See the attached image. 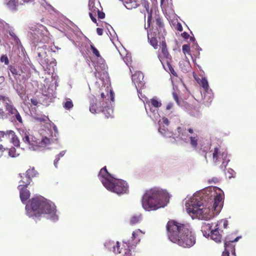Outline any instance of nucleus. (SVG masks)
<instances>
[{"label":"nucleus","mask_w":256,"mask_h":256,"mask_svg":"<svg viewBox=\"0 0 256 256\" xmlns=\"http://www.w3.org/2000/svg\"><path fill=\"white\" fill-rule=\"evenodd\" d=\"M224 192L218 187H208L194 196L186 203V211L192 219L208 220L219 214L223 206Z\"/></svg>","instance_id":"1"},{"label":"nucleus","mask_w":256,"mask_h":256,"mask_svg":"<svg viewBox=\"0 0 256 256\" xmlns=\"http://www.w3.org/2000/svg\"><path fill=\"white\" fill-rule=\"evenodd\" d=\"M28 36L32 42V49L36 60L42 66L46 72L52 74L56 86H58V76L54 74L56 60L51 56L54 50L48 46L50 40V34L46 28L42 24H36L30 27Z\"/></svg>","instance_id":"2"},{"label":"nucleus","mask_w":256,"mask_h":256,"mask_svg":"<svg viewBox=\"0 0 256 256\" xmlns=\"http://www.w3.org/2000/svg\"><path fill=\"white\" fill-rule=\"evenodd\" d=\"M27 216L36 220L42 216L53 222L58 220L56 206L54 202L40 196L30 199L26 205Z\"/></svg>","instance_id":"3"},{"label":"nucleus","mask_w":256,"mask_h":256,"mask_svg":"<svg viewBox=\"0 0 256 256\" xmlns=\"http://www.w3.org/2000/svg\"><path fill=\"white\" fill-rule=\"evenodd\" d=\"M169 240L184 248H190L196 243V238L190 226L170 220L166 225Z\"/></svg>","instance_id":"4"},{"label":"nucleus","mask_w":256,"mask_h":256,"mask_svg":"<svg viewBox=\"0 0 256 256\" xmlns=\"http://www.w3.org/2000/svg\"><path fill=\"white\" fill-rule=\"evenodd\" d=\"M169 198L170 195L166 190L154 187L145 192L142 200V206L146 211L156 210L166 206Z\"/></svg>","instance_id":"5"},{"label":"nucleus","mask_w":256,"mask_h":256,"mask_svg":"<svg viewBox=\"0 0 256 256\" xmlns=\"http://www.w3.org/2000/svg\"><path fill=\"white\" fill-rule=\"evenodd\" d=\"M178 136L180 138L186 143H189L190 146L198 153L204 154L205 160L207 161V152L210 149V144L207 142L200 140L198 136L194 133L192 128L188 130L180 127L177 128Z\"/></svg>","instance_id":"6"},{"label":"nucleus","mask_w":256,"mask_h":256,"mask_svg":"<svg viewBox=\"0 0 256 256\" xmlns=\"http://www.w3.org/2000/svg\"><path fill=\"white\" fill-rule=\"evenodd\" d=\"M98 177L103 186L112 192L120 195L127 194L128 192V183L122 180L112 176L108 172L106 166L100 170Z\"/></svg>","instance_id":"7"},{"label":"nucleus","mask_w":256,"mask_h":256,"mask_svg":"<svg viewBox=\"0 0 256 256\" xmlns=\"http://www.w3.org/2000/svg\"><path fill=\"white\" fill-rule=\"evenodd\" d=\"M156 24L158 34H156L160 40H162L161 46L162 54H159L158 58L163 66L164 68L167 72H170L174 75V70L170 64L171 56L170 55L164 40V36L166 35V32L164 28V24L162 19L158 16L156 19Z\"/></svg>","instance_id":"8"},{"label":"nucleus","mask_w":256,"mask_h":256,"mask_svg":"<svg viewBox=\"0 0 256 256\" xmlns=\"http://www.w3.org/2000/svg\"><path fill=\"white\" fill-rule=\"evenodd\" d=\"M20 132L23 142L27 144L28 148L31 150H42L51 144V140L47 136H44L42 130L40 133V138L30 134L28 132L23 129L20 130Z\"/></svg>","instance_id":"9"},{"label":"nucleus","mask_w":256,"mask_h":256,"mask_svg":"<svg viewBox=\"0 0 256 256\" xmlns=\"http://www.w3.org/2000/svg\"><path fill=\"white\" fill-rule=\"evenodd\" d=\"M108 98L105 96L104 93L101 94V98L104 101V98L106 100H108L110 98V101L106 102L104 103L103 102H100L99 104H97L96 100L94 98H91L90 101V111L92 113H98L102 112L105 114L106 118L112 117L113 114V108L112 102L114 100V93L112 90H110V96L107 94Z\"/></svg>","instance_id":"10"},{"label":"nucleus","mask_w":256,"mask_h":256,"mask_svg":"<svg viewBox=\"0 0 256 256\" xmlns=\"http://www.w3.org/2000/svg\"><path fill=\"white\" fill-rule=\"evenodd\" d=\"M212 156L213 161L216 164L222 162L220 168L222 170H224L228 162L230 161V158L228 157V152L226 150L220 146H216L214 148V150H210L207 152V158Z\"/></svg>","instance_id":"11"},{"label":"nucleus","mask_w":256,"mask_h":256,"mask_svg":"<svg viewBox=\"0 0 256 256\" xmlns=\"http://www.w3.org/2000/svg\"><path fill=\"white\" fill-rule=\"evenodd\" d=\"M0 101L2 102L8 114L10 116L11 121L12 122H18V123L22 124V118L19 112L14 106L9 98L5 96L0 95Z\"/></svg>","instance_id":"12"},{"label":"nucleus","mask_w":256,"mask_h":256,"mask_svg":"<svg viewBox=\"0 0 256 256\" xmlns=\"http://www.w3.org/2000/svg\"><path fill=\"white\" fill-rule=\"evenodd\" d=\"M100 8H102V6L98 0H89V15L92 21L94 23L96 22V16H97L100 19H103L105 17L104 13L100 11Z\"/></svg>","instance_id":"13"},{"label":"nucleus","mask_w":256,"mask_h":256,"mask_svg":"<svg viewBox=\"0 0 256 256\" xmlns=\"http://www.w3.org/2000/svg\"><path fill=\"white\" fill-rule=\"evenodd\" d=\"M105 248L110 251L113 252L116 254H120V256H132L130 249L124 248H120V243L118 242L108 240L104 244Z\"/></svg>","instance_id":"14"},{"label":"nucleus","mask_w":256,"mask_h":256,"mask_svg":"<svg viewBox=\"0 0 256 256\" xmlns=\"http://www.w3.org/2000/svg\"><path fill=\"white\" fill-rule=\"evenodd\" d=\"M96 72L94 75L96 77L99 78L102 80H106L108 78V66L106 65L104 60L101 57L96 59L94 62Z\"/></svg>","instance_id":"15"},{"label":"nucleus","mask_w":256,"mask_h":256,"mask_svg":"<svg viewBox=\"0 0 256 256\" xmlns=\"http://www.w3.org/2000/svg\"><path fill=\"white\" fill-rule=\"evenodd\" d=\"M158 122L159 126L158 132L162 136L166 138L172 137L175 138L176 134H173L165 127V126H168L170 124V122L168 118L163 117L162 119L160 118Z\"/></svg>","instance_id":"16"},{"label":"nucleus","mask_w":256,"mask_h":256,"mask_svg":"<svg viewBox=\"0 0 256 256\" xmlns=\"http://www.w3.org/2000/svg\"><path fill=\"white\" fill-rule=\"evenodd\" d=\"M241 236H238L232 240L228 236L224 240V251L222 256H236L234 246L232 243L238 242Z\"/></svg>","instance_id":"17"},{"label":"nucleus","mask_w":256,"mask_h":256,"mask_svg":"<svg viewBox=\"0 0 256 256\" xmlns=\"http://www.w3.org/2000/svg\"><path fill=\"white\" fill-rule=\"evenodd\" d=\"M4 32L2 34H4L10 40H13L15 44H18L20 43V40L17 36L15 29L14 27L10 24H8Z\"/></svg>","instance_id":"18"},{"label":"nucleus","mask_w":256,"mask_h":256,"mask_svg":"<svg viewBox=\"0 0 256 256\" xmlns=\"http://www.w3.org/2000/svg\"><path fill=\"white\" fill-rule=\"evenodd\" d=\"M144 74L140 72H136L132 76V81L136 90H138V88H142L144 86Z\"/></svg>","instance_id":"19"},{"label":"nucleus","mask_w":256,"mask_h":256,"mask_svg":"<svg viewBox=\"0 0 256 256\" xmlns=\"http://www.w3.org/2000/svg\"><path fill=\"white\" fill-rule=\"evenodd\" d=\"M144 234V233L140 229H138L133 232L132 237V242H130L128 241V244H126L127 248L130 249V248H132L133 246H135L136 244H138L140 242V238Z\"/></svg>","instance_id":"20"},{"label":"nucleus","mask_w":256,"mask_h":256,"mask_svg":"<svg viewBox=\"0 0 256 256\" xmlns=\"http://www.w3.org/2000/svg\"><path fill=\"white\" fill-rule=\"evenodd\" d=\"M145 108L148 116L155 122H158L160 118V115L158 112V109L152 108L149 104L145 105Z\"/></svg>","instance_id":"21"},{"label":"nucleus","mask_w":256,"mask_h":256,"mask_svg":"<svg viewBox=\"0 0 256 256\" xmlns=\"http://www.w3.org/2000/svg\"><path fill=\"white\" fill-rule=\"evenodd\" d=\"M32 70L36 71L34 68L31 67L30 65L22 64L21 66V78L22 82H25L31 76Z\"/></svg>","instance_id":"22"},{"label":"nucleus","mask_w":256,"mask_h":256,"mask_svg":"<svg viewBox=\"0 0 256 256\" xmlns=\"http://www.w3.org/2000/svg\"><path fill=\"white\" fill-rule=\"evenodd\" d=\"M26 188L27 186H24V184H20L18 187L20 190V200L24 204H26V200L29 198L30 194V191Z\"/></svg>","instance_id":"23"},{"label":"nucleus","mask_w":256,"mask_h":256,"mask_svg":"<svg viewBox=\"0 0 256 256\" xmlns=\"http://www.w3.org/2000/svg\"><path fill=\"white\" fill-rule=\"evenodd\" d=\"M209 238L216 242H220L222 240V234L220 233L218 224H214V228L210 231Z\"/></svg>","instance_id":"24"},{"label":"nucleus","mask_w":256,"mask_h":256,"mask_svg":"<svg viewBox=\"0 0 256 256\" xmlns=\"http://www.w3.org/2000/svg\"><path fill=\"white\" fill-rule=\"evenodd\" d=\"M38 174L34 170V168L28 170L25 176L26 181H24L23 180H22V182L24 184V186H28L30 183L32 178L36 176Z\"/></svg>","instance_id":"25"},{"label":"nucleus","mask_w":256,"mask_h":256,"mask_svg":"<svg viewBox=\"0 0 256 256\" xmlns=\"http://www.w3.org/2000/svg\"><path fill=\"white\" fill-rule=\"evenodd\" d=\"M4 4L10 10L16 12L20 3L18 0H4Z\"/></svg>","instance_id":"26"},{"label":"nucleus","mask_w":256,"mask_h":256,"mask_svg":"<svg viewBox=\"0 0 256 256\" xmlns=\"http://www.w3.org/2000/svg\"><path fill=\"white\" fill-rule=\"evenodd\" d=\"M199 84L204 88L206 93L204 94V100L206 99L207 95L210 94L208 96V101H210V102H212V96L211 94L209 93V86L208 84V80L206 78H202L200 80V82H198Z\"/></svg>","instance_id":"27"},{"label":"nucleus","mask_w":256,"mask_h":256,"mask_svg":"<svg viewBox=\"0 0 256 256\" xmlns=\"http://www.w3.org/2000/svg\"><path fill=\"white\" fill-rule=\"evenodd\" d=\"M214 224H210L204 222L202 226V232L204 236L206 238H209L210 234V231L214 228Z\"/></svg>","instance_id":"28"},{"label":"nucleus","mask_w":256,"mask_h":256,"mask_svg":"<svg viewBox=\"0 0 256 256\" xmlns=\"http://www.w3.org/2000/svg\"><path fill=\"white\" fill-rule=\"evenodd\" d=\"M6 137L10 139L14 146H20V140L14 131L11 130L6 131Z\"/></svg>","instance_id":"29"},{"label":"nucleus","mask_w":256,"mask_h":256,"mask_svg":"<svg viewBox=\"0 0 256 256\" xmlns=\"http://www.w3.org/2000/svg\"><path fill=\"white\" fill-rule=\"evenodd\" d=\"M8 70L16 80L22 82V75L18 73L20 72L18 67L10 66H9Z\"/></svg>","instance_id":"30"},{"label":"nucleus","mask_w":256,"mask_h":256,"mask_svg":"<svg viewBox=\"0 0 256 256\" xmlns=\"http://www.w3.org/2000/svg\"><path fill=\"white\" fill-rule=\"evenodd\" d=\"M32 118L37 122H46L49 121L48 118L44 115L36 114L32 116Z\"/></svg>","instance_id":"31"},{"label":"nucleus","mask_w":256,"mask_h":256,"mask_svg":"<svg viewBox=\"0 0 256 256\" xmlns=\"http://www.w3.org/2000/svg\"><path fill=\"white\" fill-rule=\"evenodd\" d=\"M142 219L140 214L132 216L130 219V223L132 224H135L138 223Z\"/></svg>","instance_id":"32"},{"label":"nucleus","mask_w":256,"mask_h":256,"mask_svg":"<svg viewBox=\"0 0 256 256\" xmlns=\"http://www.w3.org/2000/svg\"><path fill=\"white\" fill-rule=\"evenodd\" d=\"M74 105L72 100L68 98H66V102L63 103V106L66 110H70L72 108Z\"/></svg>","instance_id":"33"},{"label":"nucleus","mask_w":256,"mask_h":256,"mask_svg":"<svg viewBox=\"0 0 256 256\" xmlns=\"http://www.w3.org/2000/svg\"><path fill=\"white\" fill-rule=\"evenodd\" d=\"M149 33L148 32V40H149L150 44L154 47V49H156L158 48V40L154 37H152L151 38L149 37Z\"/></svg>","instance_id":"34"},{"label":"nucleus","mask_w":256,"mask_h":256,"mask_svg":"<svg viewBox=\"0 0 256 256\" xmlns=\"http://www.w3.org/2000/svg\"><path fill=\"white\" fill-rule=\"evenodd\" d=\"M151 104L152 106V108H156L158 109L162 106L160 102L158 101L156 98H153L151 100Z\"/></svg>","instance_id":"35"},{"label":"nucleus","mask_w":256,"mask_h":256,"mask_svg":"<svg viewBox=\"0 0 256 256\" xmlns=\"http://www.w3.org/2000/svg\"><path fill=\"white\" fill-rule=\"evenodd\" d=\"M8 23L0 18V32L3 33L4 32V30L6 28L8 25Z\"/></svg>","instance_id":"36"},{"label":"nucleus","mask_w":256,"mask_h":256,"mask_svg":"<svg viewBox=\"0 0 256 256\" xmlns=\"http://www.w3.org/2000/svg\"><path fill=\"white\" fill-rule=\"evenodd\" d=\"M8 155L10 157L16 158L18 156L19 154L16 152V150L14 148H12L9 149Z\"/></svg>","instance_id":"37"},{"label":"nucleus","mask_w":256,"mask_h":256,"mask_svg":"<svg viewBox=\"0 0 256 256\" xmlns=\"http://www.w3.org/2000/svg\"><path fill=\"white\" fill-rule=\"evenodd\" d=\"M90 48L92 53L96 56V59L101 58L98 50L94 46L93 44H90Z\"/></svg>","instance_id":"38"},{"label":"nucleus","mask_w":256,"mask_h":256,"mask_svg":"<svg viewBox=\"0 0 256 256\" xmlns=\"http://www.w3.org/2000/svg\"><path fill=\"white\" fill-rule=\"evenodd\" d=\"M182 52L184 54H190V48L188 44H184L182 47Z\"/></svg>","instance_id":"39"},{"label":"nucleus","mask_w":256,"mask_h":256,"mask_svg":"<svg viewBox=\"0 0 256 256\" xmlns=\"http://www.w3.org/2000/svg\"><path fill=\"white\" fill-rule=\"evenodd\" d=\"M215 224H218L219 228L221 224H223L224 228H227V226L228 225V222L227 220H222L216 223Z\"/></svg>","instance_id":"40"},{"label":"nucleus","mask_w":256,"mask_h":256,"mask_svg":"<svg viewBox=\"0 0 256 256\" xmlns=\"http://www.w3.org/2000/svg\"><path fill=\"white\" fill-rule=\"evenodd\" d=\"M172 96H173L174 100H176L177 104L180 106H182V104H181V101L178 99V96L177 94H176V92H172Z\"/></svg>","instance_id":"41"},{"label":"nucleus","mask_w":256,"mask_h":256,"mask_svg":"<svg viewBox=\"0 0 256 256\" xmlns=\"http://www.w3.org/2000/svg\"><path fill=\"white\" fill-rule=\"evenodd\" d=\"M234 170L232 169H228L226 172V175L227 177H228L229 178H230L232 177H234Z\"/></svg>","instance_id":"42"},{"label":"nucleus","mask_w":256,"mask_h":256,"mask_svg":"<svg viewBox=\"0 0 256 256\" xmlns=\"http://www.w3.org/2000/svg\"><path fill=\"white\" fill-rule=\"evenodd\" d=\"M0 61L2 62H4L6 64H8L9 60L7 56L3 55L0 58Z\"/></svg>","instance_id":"43"},{"label":"nucleus","mask_w":256,"mask_h":256,"mask_svg":"<svg viewBox=\"0 0 256 256\" xmlns=\"http://www.w3.org/2000/svg\"><path fill=\"white\" fill-rule=\"evenodd\" d=\"M140 88H138V90H137V91H138V97L139 98L142 100L143 101H144V100L142 99L143 98H145L144 96H142V93L140 92Z\"/></svg>","instance_id":"44"},{"label":"nucleus","mask_w":256,"mask_h":256,"mask_svg":"<svg viewBox=\"0 0 256 256\" xmlns=\"http://www.w3.org/2000/svg\"><path fill=\"white\" fill-rule=\"evenodd\" d=\"M4 116H5L4 112L2 108H0V119L4 118Z\"/></svg>","instance_id":"45"},{"label":"nucleus","mask_w":256,"mask_h":256,"mask_svg":"<svg viewBox=\"0 0 256 256\" xmlns=\"http://www.w3.org/2000/svg\"><path fill=\"white\" fill-rule=\"evenodd\" d=\"M30 102L34 106H36L38 104V101L36 98H33L30 99Z\"/></svg>","instance_id":"46"},{"label":"nucleus","mask_w":256,"mask_h":256,"mask_svg":"<svg viewBox=\"0 0 256 256\" xmlns=\"http://www.w3.org/2000/svg\"><path fill=\"white\" fill-rule=\"evenodd\" d=\"M52 128L54 132V136H56V134H58V132L56 126L54 125V124H52Z\"/></svg>","instance_id":"47"},{"label":"nucleus","mask_w":256,"mask_h":256,"mask_svg":"<svg viewBox=\"0 0 256 256\" xmlns=\"http://www.w3.org/2000/svg\"><path fill=\"white\" fill-rule=\"evenodd\" d=\"M96 32L98 35L102 36L103 34V30L101 28H97Z\"/></svg>","instance_id":"48"},{"label":"nucleus","mask_w":256,"mask_h":256,"mask_svg":"<svg viewBox=\"0 0 256 256\" xmlns=\"http://www.w3.org/2000/svg\"><path fill=\"white\" fill-rule=\"evenodd\" d=\"M190 40L194 42V44L196 45V48H198V50H201L200 48V46H198V44L196 42L195 39L194 38H190Z\"/></svg>","instance_id":"49"},{"label":"nucleus","mask_w":256,"mask_h":256,"mask_svg":"<svg viewBox=\"0 0 256 256\" xmlns=\"http://www.w3.org/2000/svg\"><path fill=\"white\" fill-rule=\"evenodd\" d=\"M4 136L6 137V132L0 131V141L2 140V138H4Z\"/></svg>","instance_id":"50"},{"label":"nucleus","mask_w":256,"mask_h":256,"mask_svg":"<svg viewBox=\"0 0 256 256\" xmlns=\"http://www.w3.org/2000/svg\"><path fill=\"white\" fill-rule=\"evenodd\" d=\"M176 29L178 30L180 32H182V24L180 23H178L176 25Z\"/></svg>","instance_id":"51"},{"label":"nucleus","mask_w":256,"mask_h":256,"mask_svg":"<svg viewBox=\"0 0 256 256\" xmlns=\"http://www.w3.org/2000/svg\"><path fill=\"white\" fill-rule=\"evenodd\" d=\"M59 158L58 157H56V158L54 160V166L56 168L58 167V162L59 161Z\"/></svg>","instance_id":"52"},{"label":"nucleus","mask_w":256,"mask_h":256,"mask_svg":"<svg viewBox=\"0 0 256 256\" xmlns=\"http://www.w3.org/2000/svg\"><path fill=\"white\" fill-rule=\"evenodd\" d=\"M17 92L18 95L22 98L24 96V90H17Z\"/></svg>","instance_id":"53"},{"label":"nucleus","mask_w":256,"mask_h":256,"mask_svg":"<svg viewBox=\"0 0 256 256\" xmlns=\"http://www.w3.org/2000/svg\"><path fill=\"white\" fill-rule=\"evenodd\" d=\"M66 152L64 150L62 151L58 154L56 155V157L59 158V160L60 158L63 156L65 154Z\"/></svg>","instance_id":"54"},{"label":"nucleus","mask_w":256,"mask_h":256,"mask_svg":"<svg viewBox=\"0 0 256 256\" xmlns=\"http://www.w3.org/2000/svg\"><path fill=\"white\" fill-rule=\"evenodd\" d=\"M19 176L22 178V180H20V184H24V183L22 182V180H23L24 181H26V178H25V176H22V174H19Z\"/></svg>","instance_id":"55"},{"label":"nucleus","mask_w":256,"mask_h":256,"mask_svg":"<svg viewBox=\"0 0 256 256\" xmlns=\"http://www.w3.org/2000/svg\"><path fill=\"white\" fill-rule=\"evenodd\" d=\"M172 106H173V104L172 102H170L166 106V109L167 110H170L172 108Z\"/></svg>","instance_id":"56"},{"label":"nucleus","mask_w":256,"mask_h":256,"mask_svg":"<svg viewBox=\"0 0 256 256\" xmlns=\"http://www.w3.org/2000/svg\"><path fill=\"white\" fill-rule=\"evenodd\" d=\"M182 35V37L186 39L188 38L189 37V34L186 32H184Z\"/></svg>","instance_id":"57"},{"label":"nucleus","mask_w":256,"mask_h":256,"mask_svg":"<svg viewBox=\"0 0 256 256\" xmlns=\"http://www.w3.org/2000/svg\"><path fill=\"white\" fill-rule=\"evenodd\" d=\"M4 82V78L2 76H0V85Z\"/></svg>","instance_id":"58"},{"label":"nucleus","mask_w":256,"mask_h":256,"mask_svg":"<svg viewBox=\"0 0 256 256\" xmlns=\"http://www.w3.org/2000/svg\"><path fill=\"white\" fill-rule=\"evenodd\" d=\"M218 182V179L216 178H212L211 180H209V182H214V183H216Z\"/></svg>","instance_id":"59"},{"label":"nucleus","mask_w":256,"mask_h":256,"mask_svg":"<svg viewBox=\"0 0 256 256\" xmlns=\"http://www.w3.org/2000/svg\"><path fill=\"white\" fill-rule=\"evenodd\" d=\"M196 193H198V192H196V194H194L192 196V197H190V198H188V197H186V198H188V200H186V203L187 202H190V200L191 198H192L194 196V194H196ZM185 205L186 206V204H185Z\"/></svg>","instance_id":"60"},{"label":"nucleus","mask_w":256,"mask_h":256,"mask_svg":"<svg viewBox=\"0 0 256 256\" xmlns=\"http://www.w3.org/2000/svg\"><path fill=\"white\" fill-rule=\"evenodd\" d=\"M5 150V148H3V146L2 144H0V150L4 151Z\"/></svg>","instance_id":"61"},{"label":"nucleus","mask_w":256,"mask_h":256,"mask_svg":"<svg viewBox=\"0 0 256 256\" xmlns=\"http://www.w3.org/2000/svg\"><path fill=\"white\" fill-rule=\"evenodd\" d=\"M128 60V56H127L124 59V61L126 63V65L128 66V62H127V60Z\"/></svg>","instance_id":"62"},{"label":"nucleus","mask_w":256,"mask_h":256,"mask_svg":"<svg viewBox=\"0 0 256 256\" xmlns=\"http://www.w3.org/2000/svg\"><path fill=\"white\" fill-rule=\"evenodd\" d=\"M18 69L20 70V72H18V73L21 74H22L21 72H21V66L20 67H18Z\"/></svg>","instance_id":"63"},{"label":"nucleus","mask_w":256,"mask_h":256,"mask_svg":"<svg viewBox=\"0 0 256 256\" xmlns=\"http://www.w3.org/2000/svg\"><path fill=\"white\" fill-rule=\"evenodd\" d=\"M110 34V39L111 40H113V36H112V34Z\"/></svg>","instance_id":"64"}]
</instances>
